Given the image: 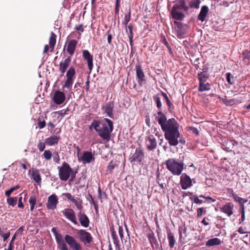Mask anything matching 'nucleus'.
I'll return each instance as SVG.
<instances>
[{
  "label": "nucleus",
  "instance_id": "f257e3e1",
  "mask_svg": "<svg viewBox=\"0 0 250 250\" xmlns=\"http://www.w3.org/2000/svg\"><path fill=\"white\" fill-rule=\"evenodd\" d=\"M153 99L159 110L157 113L158 116H156L155 119L164 133L165 139L170 146H175L179 143L185 144L186 141L179 130L178 123L174 118L167 120L166 115L161 110L162 104L161 98L158 95L153 96Z\"/></svg>",
  "mask_w": 250,
  "mask_h": 250
},
{
  "label": "nucleus",
  "instance_id": "f03ea898",
  "mask_svg": "<svg viewBox=\"0 0 250 250\" xmlns=\"http://www.w3.org/2000/svg\"><path fill=\"white\" fill-rule=\"evenodd\" d=\"M55 237L58 248L60 250H68L66 243H67L73 250H82L81 245L76 241L75 238L67 234L64 236L65 243L64 242L61 234L59 233H58L55 235Z\"/></svg>",
  "mask_w": 250,
  "mask_h": 250
},
{
  "label": "nucleus",
  "instance_id": "7ed1b4c3",
  "mask_svg": "<svg viewBox=\"0 0 250 250\" xmlns=\"http://www.w3.org/2000/svg\"><path fill=\"white\" fill-rule=\"evenodd\" d=\"M188 10L186 0H177L171 8V15L174 20L182 21L185 17L183 12L188 13Z\"/></svg>",
  "mask_w": 250,
  "mask_h": 250
},
{
  "label": "nucleus",
  "instance_id": "20e7f679",
  "mask_svg": "<svg viewBox=\"0 0 250 250\" xmlns=\"http://www.w3.org/2000/svg\"><path fill=\"white\" fill-rule=\"evenodd\" d=\"M167 168L174 175L179 176L186 167L183 161L180 159L169 158L166 162Z\"/></svg>",
  "mask_w": 250,
  "mask_h": 250
},
{
  "label": "nucleus",
  "instance_id": "39448f33",
  "mask_svg": "<svg viewBox=\"0 0 250 250\" xmlns=\"http://www.w3.org/2000/svg\"><path fill=\"white\" fill-rule=\"evenodd\" d=\"M59 176L62 181H67L71 176L73 180L76 176V173L73 171L70 165L65 162H63L61 167H58Z\"/></svg>",
  "mask_w": 250,
  "mask_h": 250
},
{
  "label": "nucleus",
  "instance_id": "423d86ee",
  "mask_svg": "<svg viewBox=\"0 0 250 250\" xmlns=\"http://www.w3.org/2000/svg\"><path fill=\"white\" fill-rule=\"evenodd\" d=\"M93 126L103 139L109 140V129L106 124L94 121L89 126V129H91Z\"/></svg>",
  "mask_w": 250,
  "mask_h": 250
},
{
  "label": "nucleus",
  "instance_id": "0eeeda50",
  "mask_svg": "<svg viewBox=\"0 0 250 250\" xmlns=\"http://www.w3.org/2000/svg\"><path fill=\"white\" fill-rule=\"evenodd\" d=\"M66 80L62 86V88H67L68 90H71L74 80L76 78L75 69L71 66L66 72Z\"/></svg>",
  "mask_w": 250,
  "mask_h": 250
},
{
  "label": "nucleus",
  "instance_id": "6e6552de",
  "mask_svg": "<svg viewBox=\"0 0 250 250\" xmlns=\"http://www.w3.org/2000/svg\"><path fill=\"white\" fill-rule=\"evenodd\" d=\"M146 146L147 149L149 151H153L157 146V143L156 140L154 136L152 135H150L146 136L145 138Z\"/></svg>",
  "mask_w": 250,
  "mask_h": 250
},
{
  "label": "nucleus",
  "instance_id": "1a4fd4ad",
  "mask_svg": "<svg viewBox=\"0 0 250 250\" xmlns=\"http://www.w3.org/2000/svg\"><path fill=\"white\" fill-rule=\"evenodd\" d=\"M62 212L63 215L69 220L71 221L75 225H78V223L76 220V216L74 210L70 208H64Z\"/></svg>",
  "mask_w": 250,
  "mask_h": 250
},
{
  "label": "nucleus",
  "instance_id": "9d476101",
  "mask_svg": "<svg viewBox=\"0 0 250 250\" xmlns=\"http://www.w3.org/2000/svg\"><path fill=\"white\" fill-rule=\"evenodd\" d=\"M58 198L55 194H53L48 197L46 208L49 210H54L57 208Z\"/></svg>",
  "mask_w": 250,
  "mask_h": 250
},
{
  "label": "nucleus",
  "instance_id": "9b49d317",
  "mask_svg": "<svg viewBox=\"0 0 250 250\" xmlns=\"http://www.w3.org/2000/svg\"><path fill=\"white\" fill-rule=\"evenodd\" d=\"M180 185L183 189H187L192 186V180L186 173L181 174Z\"/></svg>",
  "mask_w": 250,
  "mask_h": 250
},
{
  "label": "nucleus",
  "instance_id": "f8f14e48",
  "mask_svg": "<svg viewBox=\"0 0 250 250\" xmlns=\"http://www.w3.org/2000/svg\"><path fill=\"white\" fill-rule=\"evenodd\" d=\"M144 157V153L141 148H137L135 153L130 157L131 162H137L141 163Z\"/></svg>",
  "mask_w": 250,
  "mask_h": 250
},
{
  "label": "nucleus",
  "instance_id": "ddd939ff",
  "mask_svg": "<svg viewBox=\"0 0 250 250\" xmlns=\"http://www.w3.org/2000/svg\"><path fill=\"white\" fill-rule=\"evenodd\" d=\"M52 99L54 103L56 104L60 105L64 102L65 96L63 92L57 90L55 92Z\"/></svg>",
  "mask_w": 250,
  "mask_h": 250
},
{
  "label": "nucleus",
  "instance_id": "4468645a",
  "mask_svg": "<svg viewBox=\"0 0 250 250\" xmlns=\"http://www.w3.org/2000/svg\"><path fill=\"white\" fill-rule=\"evenodd\" d=\"M147 236L153 249L156 250L158 249H159L160 250H163L162 246L161 245L160 247H159L158 242L156 239L154 233L152 231L149 233Z\"/></svg>",
  "mask_w": 250,
  "mask_h": 250
},
{
  "label": "nucleus",
  "instance_id": "2eb2a0df",
  "mask_svg": "<svg viewBox=\"0 0 250 250\" xmlns=\"http://www.w3.org/2000/svg\"><path fill=\"white\" fill-rule=\"evenodd\" d=\"M80 240L84 243H90L92 241L90 233L85 230L80 229L78 231Z\"/></svg>",
  "mask_w": 250,
  "mask_h": 250
},
{
  "label": "nucleus",
  "instance_id": "dca6fc26",
  "mask_svg": "<svg viewBox=\"0 0 250 250\" xmlns=\"http://www.w3.org/2000/svg\"><path fill=\"white\" fill-rule=\"evenodd\" d=\"M137 82L140 85H142L145 81V75L140 64H137L135 67Z\"/></svg>",
  "mask_w": 250,
  "mask_h": 250
},
{
  "label": "nucleus",
  "instance_id": "f3484780",
  "mask_svg": "<svg viewBox=\"0 0 250 250\" xmlns=\"http://www.w3.org/2000/svg\"><path fill=\"white\" fill-rule=\"evenodd\" d=\"M71 62V57H68L63 61H62L60 62L59 65V70L62 74V75H63L64 73L70 65Z\"/></svg>",
  "mask_w": 250,
  "mask_h": 250
},
{
  "label": "nucleus",
  "instance_id": "a211bd4d",
  "mask_svg": "<svg viewBox=\"0 0 250 250\" xmlns=\"http://www.w3.org/2000/svg\"><path fill=\"white\" fill-rule=\"evenodd\" d=\"M77 216L81 225L87 228L89 225V219L87 216L83 212H82V210L80 211L78 214Z\"/></svg>",
  "mask_w": 250,
  "mask_h": 250
},
{
  "label": "nucleus",
  "instance_id": "6ab92c4d",
  "mask_svg": "<svg viewBox=\"0 0 250 250\" xmlns=\"http://www.w3.org/2000/svg\"><path fill=\"white\" fill-rule=\"evenodd\" d=\"M237 144V143L234 140L227 139L223 142L222 147L226 151H230L234 145Z\"/></svg>",
  "mask_w": 250,
  "mask_h": 250
},
{
  "label": "nucleus",
  "instance_id": "aec40b11",
  "mask_svg": "<svg viewBox=\"0 0 250 250\" xmlns=\"http://www.w3.org/2000/svg\"><path fill=\"white\" fill-rule=\"evenodd\" d=\"M77 43L78 42L76 40H71L66 44V51L70 56L74 54Z\"/></svg>",
  "mask_w": 250,
  "mask_h": 250
},
{
  "label": "nucleus",
  "instance_id": "412c9836",
  "mask_svg": "<svg viewBox=\"0 0 250 250\" xmlns=\"http://www.w3.org/2000/svg\"><path fill=\"white\" fill-rule=\"evenodd\" d=\"M234 205L232 203L229 202L220 208V210L226 214L228 216H231L233 213Z\"/></svg>",
  "mask_w": 250,
  "mask_h": 250
},
{
  "label": "nucleus",
  "instance_id": "4be33fe9",
  "mask_svg": "<svg viewBox=\"0 0 250 250\" xmlns=\"http://www.w3.org/2000/svg\"><path fill=\"white\" fill-rule=\"evenodd\" d=\"M83 56L84 60L87 61L89 69L91 70L93 67V56L87 50L83 51Z\"/></svg>",
  "mask_w": 250,
  "mask_h": 250
},
{
  "label": "nucleus",
  "instance_id": "5701e85b",
  "mask_svg": "<svg viewBox=\"0 0 250 250\" xmlns=\"http://www.w3.org/2000/svg\"><path fill=\"white\" fill-rule=\"evenodd\" d=\"M209 12L208 7L207 5H204L201 7L199 15L197 16V19L203 22L205 21L206 18Z\"/></svg>",
  "mask_w": 250,
  "mask_h": 250
},
{
  "label": "nucleus",
  "instance_id": "b1692460",
  "mask_svg": "<svg viewBox=\"0 0 250 250\" xmlns=\"http://www.w3.org/2000/svg\"><path fill=\"white\" fill-rule=\"evenodd\" d=\"M31 171L32 178L37 184L40 185L41 183L42 178L39 170L33 168L32 170H29V172H30Z\"/></svg>",
  "mask_w": 250,
  "mask_h": 250
},
{
  "label": "nucleus",
  "instance_id": "393cba45",
  "mask_svg": "<svg viewBox=\"0 0 250 250\" xmlns=\"http://www.w3.org/2000/svg\"><path fill=\"white\" fill-rule=\"evenodd\" d=\"M208 68L202 69V71L198 74V79L199 83L206 82L208 78Z\"/></svg>",
  "mask_w": 250,
  "mask_h": 250
},
{
  "label": "nucleus",
  "instance_id": "a878e982",
  "mask_svg": "<svg viewBox=\"0 0 250 250\" xmlns=\"http://www.w3.org/2000/svg\"><path fill=\"white\" fill-rule=\"evenodd\" d=\"M81 159L84 163H89L92 161H94V158L92 153L89 151H84L81 157Z\"/></svg>",
  "mask_w": 250,
  "mask_h": 250
},
{
  "label": "nucleus",
  "instance_id": "bb28decb",
  "mask_svg": "<svg viewBox=\"0 0 250 250\" xmlns=\"http://www.w3.org/2000/svg\"><path fill=\"white\" fill-rule=\"evenodd\" d=\"M167 239L169 243V246L170 248H173L176 243V240L174 238V234L171 232V230L169 229L167 230Z\"/></svg>",
  "mask_w": 250,
  "mask_h": 250
},
{
  "label": "nucleus",
  "instance_id": "cd10ccee",
  "mask_svg": "<svg viewBox=\"0 0 250 250\" xmlns=\"http://www.w3.org/2000/svg\"><path fill=\"white\" fill-rule=\"evenodd\" d=\"M59 140V137L57 136H53L46 139L45 143L47 145L49 146H52L55 144H57L58 143Z\"/></svg>",
  "mask_w": 250,
  "mask_h": 250
},
{
  "label": "nucleus",
  "instance_id": "c85d7f7f",
  "mask_svg": "<svg viewBox=\"0 0 250 250\" xmlns=\"http://www.w3.org/2000/svg\"><path fill=\"white\" fill-rule=\"evenodd\" d=\"M72 203H74L75 206H76L77 209L80 211L81 210H83V201L80 198L77 197L75 198L73 197L72 200L71 201Z\"/></svg>",
  "mask_w": 250,
  "mask_h": 250
},
{
  "label": "nucleus",
  "instance_id": "c756f323",
  "mask_svg": "<svg viewBox=\"0 0 250 250\" xmlns=\"http://www.w3.org/2000/svg\"><path fill=\"white\" fill-rule=\"evenodd\" d=\"M221 243V241L218 238H213L209 239L206 242V245L207 247H211L214 246L219 245Z\"/></svg>",
  "mask_w": 250,
  "mask_h": 250
},
{
  "label": "nucleus",
  "instance_id": "7c9ffc66",
  "mask_svg": "<svg viewBox=\"0 0 250 250\" xmlns=\"http://www.w3.org/2000/svg\"><path fill=\"white\" fill-rule=\"evenodd\" d=\"M210 89V85L208 83L201 82L199 83L198 91L203 92L209 90Z\"/></svg>",
  "mask_w": 250,
  "mask_h": 250
},
{
  "label": "nucleus",
  "instance_id": "2f4dec72",
  "mask_svg": "<svg viewBox=\"0 0 250 250\" xmlns=\"http://www.w3.org/2000/svg\"><path fill=\"white\" fill-rule=\"evenodd\" d=\"M111 235L113 239V243L116 250H120V242L118 239V237L115 234V232L113 230L111 231Z\"/></svg>",
  "mask_w": 250,
  "mask_h": 250
},
{
  "label": "nucleus",
  "instance_id": "473e14b6",
  "mask_svg": "<svg viewBox=\"0 0 250 250\" xmlns=\"http://www.w3.org/2000/svg\"><path fill=\"white\" fill-rule=\"evenodd\" d=\"M133 26L131 24H129L127 26V29H126V32L128 34V37L129 40L130 44L132 46L133 45Z\"/></svg>",
  "mask_w": 250,
  "mask_h": 250
},
{
  "label": "nucleus",
  "instance_id": "72a5a7b5",
  "mask_svg": "<svg viewBox=\"0 0 250 250\" xmlns=\"http://www.w3.org/2000/svg\"><path fill=\"white\" fill-rule=\"evenodd\" d=\"M174 24L176 25L175 30L177 32L178 37H179L184 34V33L181 31L182 23V22L175 21H174Z\"/></svg>",
  "mask_w": 250,
  "mask_h": 250
},
{
  "label": "nucleus",
  "instance_id": "f704fd0d",
  "mask_svg": "<svg viewBox=\"0 0 250 250\" xmlns=\"http://www.w3.org/2000/svg\"><path fill=\"white\" fill-rule=\"evenodd\" d=\"M200 0H190L189 1V8L198 9L199 8Z\"/></svg>",
  "mask_w": 250,
  "mask_h": 250
},
{
  "label": "nucleus",
  "instance_id": "c9c22d12",
  "mask_svg": "<svg viewBox=\"0 0 250 250\" xmlns=\"http://www.w3.org/2000/svg\"><path fill=\"white\" fill-rule=\"evenodd\" d=\"M233 199L236 202L238 203L239 204V206L244 205V204L248 202V199L241 198L238 196L237 194L233 195Z\"/></svg>",
  "mask_w": 250,
  "mask_h": 250
},
{
  "label": "nucleus",
  "instance_id": "e433bc0d",
  "mask_svg": "<svg viewBox=\"0 0 250 250\" xmlns=\"http://www.w3.org/2000/svg\"><path fill=\"white\" fill-rule=\"evenodd\" d=\"M179 239H181L182 237L187 236V229L185 226H180L179 228Z\"/></svg>",
  "mask_w": 250,
  "mask_h": 250
},
{
  "label": "nucleus",
  "instance_id": "4c0bfd02",
  "mask_svg": "<svg viewBox=\"0 0 250 250\" xmlns=\"http://www.w3.org/2000/svg\"><path fill=\"white\" fill-rule=\"evenodd\" d=\"M37 198L35 195H32L30 197L29 203L30 205V210L33 211L35 208V206L36 204Z\"/></svg>",
  "mask_w": 250,
  "mask_h": 250
},
{
  "label": "nucleus",
  "instance_id": "58836bf2",
  "mask_svg": "<svg viewBox=\"0 0 250 250\" xmlns=\"http://www.w3.org/2000/svg\"><path fill=\"white\" fill-rule=\"evenodd\" d=\"M56 42V35L54 32H51V36L49 38V44L50 47L54 48Z\"/></svg>",
  "mask_w": 250,
  "mask_h": 250
},
{
  "label": "nucleus",
  "instance_id": "ea45409f",
  "mask_svg": "<svg viewBox=\"0 0 250 250\" xmlns=\"http://www.w3.org/2000/svg\"><path fill=\"white\" fill-rule=\"evenodd\" d=\"M217 223L216 224V227L217 228H221L225 227V224L224 222L225 219L222 218L221 216H217Z\"/></svg>",
  "mask_w": 250,
  "mask_h": 250
},
{
  "label": "nucleus",
  "instance_id": "a19ab883",
  "mask_svg": "<svg viewBox=\"0 0 250 250\" xmlns=\"http://www.w3.org/2000/svg\"><path fill=\"white\" fill-rule=\"evenodd\" d=\"M18 199L16 197H10L7 199V202L9 206L14 207L17 202Z\"/></svg>",
  "mask_w": 250,
  "mask_h": 250
},
{
  "label": "nucleus",
  "instance_id": "79ce46f5",
  "mask_svg": "<svg viewBox=\"0 0 250 250\" xmlns=\"http://www.w3.org/2000/svg\"><path fill=\"white\" fill-rule=\"evenodd\" d=\"M52 156L51 152L49 150H45L43 153L44 158L47 160L49 161L51 160Z\"/></svg>",
  "mask_w": 250,
  "mask_h": 250
},
{
  "label": "nucleus",
  "instance_id": "37998d69",
  "mask_svg": "<svg viewBox=\"0 0 250 250\" xmlns=\"http://www.w3.org/2000/svg\"><path fill=\"white\" fill-rule=\"evenodd\" d=\"M222 101L223 102V103L227 106H231L233 105L235 103V100L234 99L227 100L226 99H222Z\"/></svg>",
  "mask_w": 250,
  "mask_h": 250
},
{
  "label": "nucleus",
  "instance_id": "c03bdc74",
  "mask_svg": "<svg viewBox=\"0 0 250 250\" xmlns=\"http://www.w3.org/2000/svg\"><path fill=\"white\" fill-rule=\"evenodd\" d=\"M190 199L191 201H193L194 203L196 204L201 205L203 203V201L202 200L199 199V197L196 195H192Z\"/></svg>",
  "mask_w": 250,
  "mask_h": 250
},
{
  "label": "nucleus",
  "instance_id": "a18cd8bd",
  "mask_svg": "<svg viewBox=\"0 0 250 250\" xmlns=\"http://www.w3.org/2000/svg\"><path fill=\"white\" fill-rule=\"evenodd\" d=\"M206 208H199L197 210V217L198 218L201 217L203 214L206 213Z\"/></svg>",
  "mask_w": 250,
  "mask_h": 250
},
{
  "label": "nucleus",
  "instance_id": "49530a36",
  "mask_svg": "<svg viewBox=\"0 0 250 250\" xmlns=\"http://www.w3.org/2000/svg\"><path fill=\"white\" fill-rule=\"evenodd\" d=\"M62 196L63 197V199L64 200H68L69 201H71L74 196H73L69 193H63L62 194Z\"/></svg>",
  "mask_w": 250,
  "mask_h": 250
},
{
  "label": "nucleus",
  "instance_id": "de8ad7c7",
  "mask_svg": "<svg viewBox=\"0 0 250 250\" xmlns=\"http://www.w3.org/2000/svg\"><path fill=\"white\" fill-rule=\"evenodd\" d=\"M161 95L165 98L167 106L170 108L171 107V106L172 105V104L171 103L167 95L163 92H161Z\"/></svg>",
  "mask_w": 250,
  "mask_h": 250
},
{
  "label": "nucleus",
  "instance_id": "09e8293b",
  "mask_svg": "<svg viewBox=\"0 0 250 250\" xmlns=\"http://www.w3.org/2000/svg\"><path fill=\"white\" fill-rule=\"evenodd\" d=\"M233 79V76H231L230 73L228 72L226 74V79L227 82L230 84H232L234 83V82L231 79Z\"/></svg>",
  "mask_w": 250,
  "mask_h": 250
},
{
  "label": "nucleus",
  "instance_id": "8fccbe9b",
  "mask_svg": "<svg viewBox=\"0 0 250 250\" xmlns=\"http://www.w3.org/2000/svg\"><path fill=\"white\" fill-rule=\"evenodd\" d=\"M130 19V12H129L128 14H126L124 17V21H123V24L127 27V24L128 22L129 21Z\"/></svg>",
  "mask_w": 250,
  "mask_h": 250
},
{
  "label": "nucleus",
  "instance_id": "3c124183",
  "mask_svg": "<svg viewBox=\"0 0 250 250\" xmlns=\"http://www.w3.org/2000/svg\"><path fill=\"white\" fill-rule=\"evenodd\" d=\"M0 235L3 238V241H6L10 235V232L9 231H7L6 233H2L1 230H0Z\"/></svg>",
  "mask_w": 250,
  "mask_h": 250
},
{
  "label": "nucleus",
  "instance_id": "603ef678",
  "mask_svg": "<svg viewBox=\"0 0 250 250\" xmlns=\"http://www.w3.org/2000/svg\"><path fill=\"white\" fill-rule=\"evenodd\" d=\"M45 144H46L45 142V143H44V142H40L37 145V147L39 149V150H40V151L42 152V151H43L44 150V149L45 148Z\"/></svg>",
  "mask_w": 250,
  "mask_h": 250
},
{
  "label": "nucleus",
  "instance_id": "864d4df0",
  "mask_svg": "<svg viewBox=\"0 0 250 250\" xmlns=\"http://www.w3.org/2000/svg\"><path fill=\"white\" fill-rule=\"evenodd\" d=\"M53 160L55 162L57 163H59L60 161V158L58 152H55L53 156Z\"/></svg>",
  "mask_w": 250,
  "mask_h": 250
},
{
  "label": "nucleus",
  "instance_id": "5fc2aeb1",
  "mask_svg": "<svg viewBox=\"0 0 250 250\" xmlns=\"http://www.w3.org/2000/svg\"><path fill=\"white\" fill-rule=\"evenodd\" d=\"M89 77L88 76L87 77L86 81L85 83V85L83 86V88L86 90V91H88L89 89Z\"/></svg>",
  "mask_w": 250,
  "mask_h": 250
},
{
  "label": "nucleus",
  "instance_id": "6e6d98bb",
  "mask_svg": "<svg viewBox=\"0 0 250 250\" xmlns=\"http://www.w3.org/2000/svg\"><path fill=\"white\" fill-rule=\"evenodd\" d=\"M38 125L40 129H42L45 126V122L44 121H41L40 120H38Z\"/></svg>",
  "mask_w": 250,
  "mask_h": 250
},
{
  "label": "nucleus",
  "instance_id": "4d7b16f0",
  "mask_svg": "<svg viewBox=\"0 0 250 250\" xmlns=\"http://www.w3.org/2000/svg\"><path fill=\"white\" fill-rule=\"evenodd\" d=\"M243 56L245 59H248V60L250 59V52H249L247 50L243 52Z\"/></svg>",
  "mask_w": 250,
  "mask_h": 250
},
{
  "label": "nucleus",
  "instance_id": "13d9d810",
  "mask_svg": "<svg viewBox=\"0 0 250 250\" xmlns=\"http://www.w3.org/2000/svg\"><path fill=\"white\" fill-rule=\"evenodd\" d=\"M103 108L105 112L109 116V104H107L105 106H103Z\"/></svg>",
  "mask_w": 250,
  "mask_h": 250
},
{
  "label": "nucleus",
  "instance_id": "bf43d9fd",
  "mask_svg": "<svg viewBox=\"0 0 250 250\" xmlns=\"http://www.w3.org/2000/svg\"><path fill=\"white\" fill-rule=\"evenodd\" d=\"M91 204H92L94 205V208H95V210L97 211L98 209V208L97 203L96 201H95L94 200V199L91 196Z\"/></svg>",
  "mask_w": 250,
  "mask_h": 250
},
{
  "label": "nucleus",
  "instance_id": "052dcab7",
  "mask_svg": "<svg viewBox=\"0 0 250 250\" xmlns=\"http://www.w3.org/2000/svg\"><path fill=\"white\" fill-rule=\"evenodd\" d=\"M76 30L80 31L82 32H83L84 31V29L83 28V26L82 24H79L78 25H76L75 27Z\"/></svg>",
  "mask_w": 250,
  "mask_h": 250
},
{
  "label": "nucleus",
  "instance_id": "680f3d73",
  "mask_svg": "<svg viewBox=\"0 0 250 250\" xmlns=\"http://www.w3.org/2000/svg\"><path fill=\"white\" fill-rule=\"evenodd\" d=\"M228 193L229 194L230 197H232L233 198H234L233 195H236L233 192V191L232 188H228L227 189Z\"/></svg>",
  "mask_w": 250,
  "mask_h": 250
},
{
  "label": "nucleus",
  "instance_id": "e2e57ef3",
  "mask_svg": "<svg viewBox=\"0 0 250 250\" xmlns=\"http://www.w3.org/2000/svg\"><path fill=\"white\" fill-rule=\"evenodd\" d=\"M59 115L60 116H64L65 115L67 114V110H65L64 109L61 110L57 112Z\"/></svg>",
  "mask_w": 250,
  "mask_h": 250
},
{
  "label": "nucleus",
  "instance_id": "0e129e2a",
  "mask_svg": "<svg viewBox=\"0 0 250 250\" xmlns=\"http://www.w3.org/2000/svg\"><path fill=\"white\" fill-rule=\"evenodd\" d=\"M22 197H20L18 200V207L21 208H24V205L21 202Z\"/></svg>",
  "mask_w": 250,
  "mask_h": 250
},
{
  "label": "nucleus",
  "instance_id": "69168bd1",
  "mask_svg": "<svg viewBox=\"0 0 250 250\" xmlns=\"http://www.w3.org/2000/svg\"><path fill=\"white\" fill-rule=\"evenodd\" d=\"M118 231L121 239H122L123 237V229L120 226L118 227Z\"/></svg>",
  "mask_w": 250,
  "mask_h": 250
},
{
  "label": "nucleus",
  "instance_id": "338daca9",
  "mask_svg": "<svg viewBox=\"0 0 250 250\" xmlns=\"http://www.w3.org/2000/svg\"><path fill=\"white\" fill-rule=\"evenodd\" d=\"M12 189L10 188L9 190L5 191V195L7 197H10L11 193L13 192Z\"/></svg>",
  "mask_w": 250,
  "mask_h": 250
},
{
  "label": "nucleus",
  "instance_id": "774afa93",
  "mask_svg": "<svg viewBox=\"0 0 250 250\" xmlns=\"http://www.w3.org/2000/svg\"><path fill=\"white\" fill-rule=\"evenodd\" d=\"M161 41L166 46H168L169 43L165 36L162 37Z\"/></svg>",
  "mask_w": 250,
  "mask_h": 250
}]
</instances>
